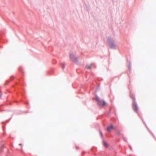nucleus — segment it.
Instances as JSON below:
<instances>
[{
    "label": "nucleus",
    "mask_w": 156,
    "mask_h": 156,
    "mask_svg": "<svg viewBox=\"0 0 156 156\" xmlns=\"http://www.w3.org/2000/svg\"><path fill=\"white\" fill-rule=\"evenodd\" d=\"M107 129L108 132H110L113 129V127H107Z\"/></svg>",
    "instance_id": "obj_4"
},
{
    "label": "nucleus",
    "mask_w": 156,
    "mask_h": 156,
    "mask_svg": "<svg viewBox=\"0 0 156 156\" xmlns=\"http://www.w3.org/2000/svg\"><path fill=\"white\" fill-rule=\"evenodd\" d=\"M103 143L105 147H108V145L106 143V142H105V141H104Z\"/></svg>",
    "instance_id": "obj_6"
},
{
    "label": "nucleus",
    "mask_w": 156,
    "mask_h": 156,
    "mask_svg": "<svg viewBox=\"0 0 156 156\" xmlns=\"http://www.w3.org/2000/svg\"><path fill=\"white\" fill-rule=\"evenodd\" d=\"M96 99L99 105L101 106H104L106 105V103L104 101H101L98 98H96Z\"/></svg>",
    "instance_id": "obj_1"
},
{
    "label": "nucleus",
    "mask_w": 156,
    "mask_h": 156,
    "mask_svg": "<svg viewBox=\"0 0 156 156\" xmlns=\"http://www.w3.org/2000/svg\"><path fill=\"white\" fill-rule=\"evenodd\" d=\"M100 133H101V135H102V133L101 132Z\"/></svg>",
    "instance_id": "obj_9"
},
{
    "label": "nucleus",
    "mask_w": 156,
    "mask_h": 156,
    "mask_svg": "<svg viewBox=\"0 0 156 156\" xmlns=\"http://www.w3.org/2000/svg\"><path fill=\"white\" fill-rule=\"evenodd\" d=\"M70 58L73 61H76L77 60V59L75 57L74 55L73 54H71L70 55Z\"/></svg>",
    "instance_id": "obj_2"
},
{
    "label": "nucleus",
    "mask_w": 156,
    "mask_h": 156,
    "mask_svg": "<svg viewBox=\"0 0 156 156\" xmlns=\"http://www.w3.org/2000/svg\"><path fill=\"white\" fill-rule=\"evenodd\" d=\"M133 108L134 110L136 112L138 110L137 105L136 104H134L133 105Z\"/></svg>",
    "instance_id": "obj_3"
},
{
    "label": "nucleus",
    "mask_w": 156,
    "mask_h": 156,
    "mask_svg": "<svg viewBox=\"0 0 156 156\" xmlns=\"http://www.w3.org/2000/svg\"><path fill=\"white\" fill-rule=\"evenodd\" d=\"M19 145H21V144H19Z\"/></svg>",
    "instance_id": "obj_10"
},
{
    "label": "nucleus",
    "mask_w": 156,
    "mask_h": 156,
    "mask_svg": "<svg viewBox=\"0 0 156 156\" xmlns=\"http://www.w3.org/2000/svg\"><path fill=\"white\" fill-rule=\"evenodd\" d=\"M92 64H91L90 65L87 66H86V68H87L88 69H91V66H92Z\"/></svg>",
    "instance_id": "obj_5"
},
{
    "label": "nucleus",
    "mask_w": 156,
    "mask_h": 156,
    "mask_svg": "<svg viewBox=\"0 0 156 156\" xmlns=\"http://www.w3.org/2000/svg\"><path fill=\"white\" fill-rule=\"evenodd\" d=\"M113 126H114L112 124H111V126H110V127H113Z\"/></svg>",
    "instance_id": "obj_7"
},
{
    "label": "nucleus",
    "mask_w": 156,
    "mask_h": 156,
    "mask_svg": "<svg viewBox=\"0 0 156 156\" xmlns=\"http://www.w3.org/2000/svg\"><path fill=\"white\" fill-rule=\"evenodd\" d=\"M62 67H63V68L64 69V66L63 65V64H62Z\"/></svg>",
    "instance_id": "obj_8"
}]
</instances>
